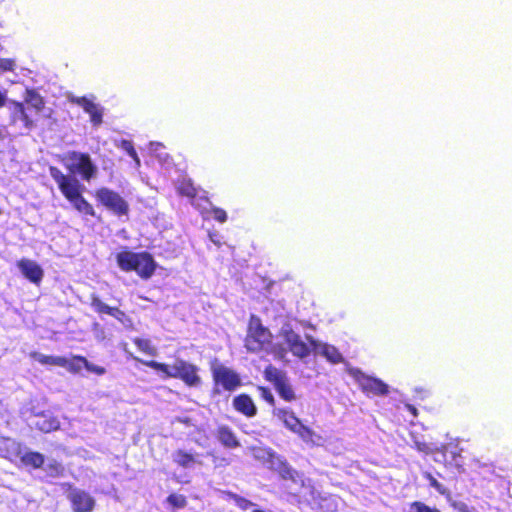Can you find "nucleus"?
<instances>
[{
    "instance_id": "1",
    "label": "nucleus",
    "mask_w": 512,
    "mask_h": 512,
    "mask_svg": "<svg viewBox=\"0 0 512 512\" xmlns=\"http://www.w3.org/2000/svg\"><path fill=\"white\" fill-rule=\"evenodd\" d=\"M45 108L44 98L35 89H26L23 101L10 100L8 103L10 123L21 124L26 129L35 126L33 114L42 112Z\"/></svg>"
},
{
    "instance_id": "2",
    "label": "nucleus",
    "mask_w": 512,
    "mask_h": 512,
    "mask_svg": "<svg viewBox=\"0 0 512 512\" xmlns=\"http://www.w3.org/2000/svg\"><path fill=\"white\" fill-rule=\"evenodd\" d=\"M134 359L149 368L162 372L165 378L181 380L188 387H196L201 384V377L198 374L199 368L182 358H176L171 365L154 360Z\"/></svg>"
},
{
    "instance_id": "3",
    "label": "nucleus",
    "mask_w": 512,
    "mask_h": 512,
    "mask_svg": "<svg viewBox=\"0 0 512 512\" xmlns=\"http://www.w3.org/2000/svg\"><path fill=\"white\" fill-rule=\"evenodd\" d=\"M50 176L57 183L63 196L79 212L88 216H95L93 206L83 197L81 184L76 178L65 175L59 168L50 166Z\"/></svg>"
},
{
    "instance_id": "4",
    "label": "nucleus",
    "mask_w": 512,
    "mask_h": 512,
    "mask_svg": "<svg viewBox=\"0 0 512 512\" xmlns=\"http://www.w3.org/2000/svg\"><path fill=\"white\" fill-rule=\"evenodd\" d=\"M116 262L122 271H134L141 279L144 280L150 279L157 268V263L153 256L146 251H121L116 255Z\"/></svg>"
},
{
    "instance_id": "5",
    "label": "nucleus",
    "mask_w": 512,
    "mask_h": 512,
    "mask_svg": "<svg viewBox=\"0 0 512 512\" xmlns=\"http://www.w3.org/2000/svg\"><path fill=\"white\" fill-rule=\"evenodd\" d=\"M273 335L257 315H250L244 346L248 352L259 353L272 345Z\"/></svg>"
},
{
    "instance_id": "6",
    "label": "nucleus",
    "mask_w": 512,
    "mask_h": 512,
    "mask_svg": "<svg viewBox=\"0 0 512 512\" xmlns=\"http://www.w3.org/2000/svg\"><path fill=\"white\" fill-rule=\"evenodd\" d=\"M266 381L273 384L279 397L286 402H293L297 399L296 393L289 382L285 371L273 365H267L263 371Z\"/></svg>"
},
{
    "instance_id": "7",
    "label": "nucleus",
    "mask_w": 512,
    "mask_h": 512,
    "mask_svg": "<svg viewBox=\"0 0 512 512\" xmlns=\"http://www.w3.org/2000/svg\"><path fill=\"white\" fill-rule=\"evenodd\" d=\"M211 375L215 393L220 392L219 387L225 391L232 392L242 385L240 375L222 364L213 363L211 365Z\"/></svg>"
},
{
    "instance_id": "8",
    "label": "nucleus",
    "mask_w": 512,
    "mask_h": 512,
    "mask_svg": "<svg viewBox=\"0 0 512 512\" xmlns=\"http://www.w3.org/2000/svg\"><path fill=\"white\" fill-rule=\"evenodd\" d=\"M29 356L42 365L64 367L72 374L79 373L84 367V364H86V357L82 355H73L70 359H67L63 356L44 355L39 352L32 351Z\"/></svg>"
},
{
    "instance_id": "9",
    "label": "nucleus",
    "mask_w": 512,
    "mask_h": 512,
    "mask_svg": "<svg viewBox=\"0 0 512 512\" xmlns=\"http://www.w3.org/2000/svg\"><path fill=\"white\" fill-rule=\"evenodd\" d=\"M66 158L71 161V164L67 165L68 170L79 174L83 180L90 181L96 176L97 166L88 153L70 151Z\"/></svg>"
},
{
    "instance_id": "10",
    "label": "nucleus",
    "mask_w": 512,
    "mask_h": 512,
    "mask_svg": "<svg viewBox=\"0 0 512 512\" xmlns=\"http://www.w3.org/2000/svg\"><path fill=\"white\" fill-rule=\"evenodd\" d=\"M95 197L97 201L118 217L126 216L129 213V204L117 192L101 187L96 190Z\"/></svg>"
},
{
    "instance_id": "11",
    "label": "nucleus",
    "mask_w": 512,
    "mask_h": 512,
    "mask_svg": "<svg viewBox=\"0 0 512 512\" xmlns=\"http://www.w3.org/2000/svg\"><path fill=\"white\" fill-rule=\"evenodd\" d=\"M282 336L290 352L298 358L307 357L312 350L318 351L319 343L311 336L307 337L308 343H305L291 328L283 330Z\"/></svg>"
},
{
    "instance_id": "12",
    "label": "nucleus",
    "mask_w": 512,
    "mask_h": 512,
    "mask_svg": "<svg viewBox=\"0 0 512 512\" xmlns=\"http://www.w3.org/2000/svg\"><path fill=\"white\" fill-rule=\"evenodd\" d=\"M352 376L361 391L367 396H386L389 393V386L379 378L365 374L356 369Z\"/></svg>"
},
{
    "instance_id": "13",
    "label": "nucleus",
    "mask_w": 512,
    "mask_h": 512,
    "mask_svg": "<svg viewBox=\"0 0 512 512\" xmlns=\"http://www.w3.org/2000/svg\"><path fill=\"white\" fill-rule=\"evenodd\" d=\"M67 498L71 504L73 512H92L95 508V499L86 491L74 488Z\"/></svg>"
},
{
    "instance_id": "14",
    "label": "nucleus",
    "mask_w": 512,
    "mask_h": 512,
    "mask_svg": "<svg viewBox=\"0 0 512 512\" xmlns=\"http://www.w3.org/2000/svg\"><path fill=\"white\" fill-rule=\"evenodd\" d=\"M17 266L26 279L36 285L40 284L44 272L39 264L30 259H21L18 261Z\"/></svg>"
},
{
    "instance_id": "15",
    "label": "nucleus",
    "mask_w": 512,
    "mask_h": 512,
    "mask_svg": "<svg viewBox=\"0 0 512 512\" xmlns=\"http://www.w3.org/2000/svg\"><path fill=\"white\" fill-rule=\"evenodd\" d=\"M90 306L99 315L106 314L120 322H123L124 318H126V313L124 311L120 310L118 307H111L105 304L100 297L94 293L90 295Z\"/></svg>"
},
{
    "instance_id": "16",
    "label": "nucleus",
    "mask_w": 512,
    "mask_h": 512,
    "mask_svg": "<svg viewBox=\"0 0 512 512\" xmlns=\"http://www.w3.org/2000/svg\"><path fill=\"white\" fill-rule=\"evenodd\" d=\"M232 405L237 412L248 418L256 416L258 411L252 397L246 393L235 396Z\"/></svg>"
},
{
    "instance_id": "17",
    "label": "nucleus",
    "mask_w": 512,
    "mask_h": 512,
    "mask_svg": "<svg viewBox=\"0 0 512 512\" xmlns=\"http://www.w3.org/2000/svg\"><path fill=\"white\" fill-rule=\"evenodd\" d=\"M216 438L225 448L235 449L240 447V441L238 440L236 434L227 425H220L217 427Z\"/></svg>"
},
{
    "instance_id": "18",
    "label": "nucleus",
    "mask_w": 512,
    "mask_h": 512,
    "mask_svg": "<svg viewBox=\"0 0 512 512\" xmlns=\"http://www.w3.org/2000/svg\"><path fill=\"white\" fill-rule=\"evenodd\" d=\"M273 415L283 422L284 426L293 432L302 422L295 413L288 408H277L273 410Z\"/></svg>"
},
{
    "instance_id": "19",
    "label": "nucleus",
    "mask_w": 512,
    "mask_h": 512,
    "mask_svg": "<svg viewBox=\"0 0 512 512\" xmlns=\"http://www.w3.org/2000/svg\"><path fill=\"white\" fill-rule=\"evenodd\" d=\"M35 428L42 433H51L60 428V422L54 415L41 413L35 422Z\"/></svg>"
},
{
    "instance_id": "20",
    "label": "nucleus",
    "mask_w": 512,
    "mask_h": 512,
    "mask_svg": "<svg viewBox=\"0 0 512 512\" xmlns=\"http://www.w3.org/2000/svg\"><path fill=\"white\" fill-rule=\"evenodd\" d=\"M172 460L176 465L182 468H190L196 464H201L198 460L197 454H193L183 449H177L174 451L172 454Z\"/></svg>"
},
{
    "instance_id": "21",
    "label": "nucleus",
    "mask_w": 512,
    "mask_h": 512,
    "mask_svg": "<svg viewBox=\"0 0 512 512\" xmlns=\"http://www.w3.org/2000/svg\"><path fill=\"white\" fill-rule=\"evenodd\" d=\"M278 474L283 480H289L298 484L300 486H304V479L302 476L294 470L287 462L280 463L278 467Z\"/></svg>"
},
{
    "instance_id": "22",
    "label": "nucleus",
    "mask_w": 512,
    "mask_h": 512,
    "mask_svg": "<svg viewBox=\"0 0 512 512\" xmlns=\"http://www.w3.org/2000/svg\"><path fill=\"white\" fill-rule=\"evenodd\" d=\"M318 349H320V354L333 364H338L343 361L342 354L333 345L319 344Z\"/></svg>"
},
{
    "instance_id": "23",
    "label": "nucleus",
    "mask_w": 512,
    "mask_h": 512,
    "mask_svg": "<svg viewBox=\"0 0 512 512\" xmlns=\"http://www.w3.org/2000/svg\"><path fill=\"white\" fill-rule=\"evenodd\" d=\"M176 191L180 196L187 197L189 199H194L198 194V191L191 179L180 180L176 185Z\"/></svg>"
},
{
    "instance_id": "24",
    "label": "nucleus",
    "mask_w": 512,
    "mask_h": 512,
    "mask_svg": "<svg viewBox=\"0 0 512 512\" xmlns=\"http://www.w3.org/2000/svg\"><path fill=\"white\" fill-rule=\"evenodd\" d=\"M21 461L25 466L39 469L43 466L45 458L44 455H42L40 452L29 451L21 457Z\"/></svg>"
},
{
    "instance_id": "25",
    "label": "nucleus",
    "mask_w": 512,
    "mask_h": 512,
    "mask_svg": "<svg viewBox=\"0 0 512 512\" xmlns=\"http://www.w3.org/2000/svg\"><path fill=\"white\" fill-rule=\"evenodd\" d=\"M293 433L297 434L305 443H309L315 445L317 440L320 437L308 426L301 423L298 427L293 431Z\"/></svg>"
},
{
    "instance_id": "26",
    "label": "nucleus",
    "mask_w": 512,
    "mask_h": 512,
    "mask_svg": "<svg viewBox=\"0 0 512 512\" xmlns=\"http://www.w3.org/2000/svg\"><path fill=\"white\" fill-rule=\"evenodd\" d=\"M441 453L443 454L444 462L446 464H452L454 461L455 465H459L457 458L461 457L460 451L456 445L445 444L440 448Z\"/></svg>"
},
{
    "instance_id": "27",
    "label": "nucleus",
    "mask_w": 512,
    "mask_h": 512,
    "mask_svg": "<svg viewBox=\"0 0 512 512\" xmlns=\"http://www.w3.org/2000/svg\"><path fill=\"white\" fill-rule=\"evenodd\" d=\"M133 344L138 348L139 351L149 356H156L157 349L153 346L150 339L135 337L132 340Z\"/></svg>"
},
{
    "instance_id": "28",
    "label": "nucleus",
    "mask_w": 512,
    "mask_h": 512,
    "mask_svg": "<svg viewBox=\"0 0 512 512\" xmlns=\"http://www.w3.org/2000/svg\"><path fill=\"white\" fill-rule=\"evenodd\" d=\"M166 503L171 510L182 509L187 505V498L182 494L171 493L167 496Z\"/></svg>"
},
{
    "instance_id": "29",
    "label": "nucleus",
    "mask_w": 512,
    "mask_h": 512,
    "mask_svg": "<svg viewBox=\"0 0 512 512\" xmlns=\"http://www.w3.org/2000/svg\"><path fill=\"white\" fill-rule=\"evenodd\" d=\"M90 116V121L93 124V126L97 127L100 126L103 122V111L98 107L97 104H93L92 108H89L87 112Z\"/></svg>"
},
{
    "instance_id": "30",
    "label": "nucleus",
    "mask_w": 512,
    "mask_h": 512,
    "mask_svg": "<svg viewBox=\"0 0 512 512\" xmlns=\"http://www.w3.org/2000/svg\"><path fill=\"white\" fill-rule=\"evenodd\" d=\"M120 147L134 160L136 167H140V159L133 146V143L129 140H121Z\"/></svg>"
},
{
    "instance_id": "31",
    "label": "nucleus",
    "mask_w": 512,
    "mask_h": 512,
    "mask_svg": "<svg viewBox=\"0 0 512 512\" xmlns=\"http://www.w3.org/2000/svg\"><path fill=\"white\" fill-rule=\"evenodd\" d=\"M407 512H441L436 507H430L421 501H414L410 503Z\"/></svg>"
},
{
    "instance_id": "32",
    "label": "nucleus",
    "mask_w": 512,
    "mask_h": 512,
    "mask_svg": "<svg viewBox=\"0 0 512 512\" xmlns=\"http://www.w3.org/2000/svg\"><path fill=\"white\" fill-rule=\"evenodd\" d=\"M257 390L260 394V397L266 401L270 406L274 407L275 406V398L273 396V394L271 393L270 389L266 386H258L257 387Z\"/></svg>"
},
{
    "instance_id": "33",
    "label": "nucleus",
    "mask_w": 512,
    "mask_h": 512,
    "mask_svg": "<svg viewBox=\"0 0 512 512\" xmlns=\"http://www.w3.org/2000/svg\"><path fill=\"white\" fill-rule=\"evenodd\" d=\"M47 470L50 476L60 477L64 474V467L57 461H52L47 465Z\"/></svg>"
},
{
    "instance_id": "34",
    "label": "nucleus",
    "mask_w": 512,
    "mask_h": 512,
    "mask_svg": "<svg viewBox=\"0 0 512 512\" xmlns=\"http://www.w3.org/2000/svg\"><path fill=\"white\" fill-rule=\"evenodd\" d=\"M227 495L233 499L235 501V503L237 504V506L243 510L247 509L248 507H250L252 505V502L242 496H239L235 493H232V492H228Z\"/></svg>"
},
{
    "instance_id": "35",
    "label": "nucleus",
    "mask_w": 512,
    "mask_h": 512,
    "mask_svg": "<svg viewBox=\"0 0 512 512\" xmlns=\"http://www.w3.org/2000/svg\"><path fill=\"white\" fill-rule=\"evenodd\" d=\"M413 447L418 450L419 452H423V453H430L432 452V447L430 445V443H428L427 441L425 440H419V439H416L415 437H413Z\"/></svg>"
},
{
    "instance_id": "36",
    "label": "nucleus",
    "mask_w": 512,
    "mask_h": 512,
    "mask_svg": "<svg viewBox=\"0 0 512 512\" xmlns=\"http://www.w3.org/2000/svg\"><path fill=\"white\" fill-rule=\"evenodd\" d=\"M210 213L214 220L219 223H224L227 221V213L224 209L219 207H212Z\"/></svg>"
},
{
    "instance_id": "37",
    "label": "nucleus",
    "mask_w": 512,
    "mask_h": 512,
    "mask_svg": "<svg viewBox=\"0 0 512 512\" xmlns=\"http://www.w3.org/2000/svg\"><path fill=\"white\" fill-rule=\"evenodd\" d=\"M451 506L457 512H479L475 507L469 506L467 503L463 501H454L451 503Z\"/></svg>"
},
{
    "instance_id": "38",
    "label": "nucleus",
    "mask_w": 512,
    "mask_h": 512,
    "mask_svg": "<svg viewBox=\"0 0 512 512\" xmlns=\"http://www.w3.org/2000/svg\"><path fill=\"white\" fill-rule=\"evenodd\" d=\"M425 478L429 481L431 487L435 488L440 494H445V487L435 477H433L430 473H427Z\"/></svg>"
},
{
    "instance_id": "39",
    "label": "nucleus",
    "mask_w": 512,
    "mask_h": 512,
    "mask_svg": "<svg viewBox=\"0 0 512 512\" xmlns=\"http://www.w3.org/2000/svg\"><path fill=\"white\" fill-rule=\"evenodd\" d=\"M15 69V61L10 58H0V71L8 72L14 71Z\"/></svg>"
},
{
    "instance_id": "40",
    "label": "nucleus",
    "mask_w": 512,
    "mask_h": 512,
    "mask_svg": "<svg viewBox=\"0 0 512 512\" xmlns=\"http://www.w3.org/2000/svg\"><path fill=\"white\" fill-rule=\"evenodd\" d=\"M73 102L82 107L85 112H87L89 108H92V105L94 104L92 100L86 98L85 96L77 97L73 100Z\"/></svg>"
},
{
    "instance_id": "41",
    "label": "nucleus",
    "mask_w": 512,
    "mask_h": 512,
    "mask_svg": "<svg viewBox=\"0 0 512 512\" xmlns=\"http://www.w3.org/2000/svg\"><path fill=\"white\" fill-rule=\"evenodd\" d=\"M84 368L87 371H89L91 373H94L96 375H99V376L103 375L106 372L104 367L98 366V365H94V364L90 363L87 359H86V364H84Z\"/></svg>"
},
{
    "instance_id": "42",
    "label": "nucleus",
    "mask_w": 512,
    "mask_h": 512,
    "mask_svg": "<svg viewBox=\"0 0 512 512\" xmlns=\"http://www.w3.org/2000/svg\"><path fill=\"white\" fill-rule=\"evenodd\" d=\"M210 455L212 456L213 458V462L215 464L216 467H219V466H227L230 464V461L229 459L225 458V457H217L215 456L214 454L210 453Z\"/></svg>"
},
{
    "instance_id": "43",
    "label": "nucleus",
    "mask_w": 512,
    "mask_h": 512,
    "mask_svg": "<svg viewBox=\"0 0 512 512\" xmlns=\"http://www.w3.org/2000/svg\"><path fill=\"white\" fill-rule=\"evenodd\" d=\"M407 411H409L414 417L418 415L417 408L413 406L412 404H406L405 405Z\"/></svg>"
},
{
    "instance_id": "44",
    "label": "nucleus",
    "mask_w": 512,
    "mask_h": 512,
    "mask_svg": "<svg viewBox=\"0 0 512 512\" xmlns=\"http://www.w3.org/2000/svg\"><path fill=\"white\" fill-rule=\"evenodd\" d=\"M5 101H6L5 95L0 92V108L5 105Z\"/></svg>"
},
{
    "instance_id": "45",
    "label": "nucleus",
    "mask_w": 512,
    "mask_h": 512,
    "mask_svg": "<svg viewBox=\"0 0 512 512\" xmlns=\"http://www.w3.org/2000/svg\"><path fill=\"white\" fill-rule=\"evenodd\" d=\"M286 351L284 349H281L280 351V358H283L285 356Z\"/></svg>"
},
{
    "instance_id": "46",
    "label": "nucleus",
    "mask_w": 512,
    "mask_h": 512,
    "mask_svg": "<svg viewBox=\"0 0 512 512\" xmlns=\"http://www.w3.org/2000/svg\"><path fill=\"white\" fill-rule=\"evenodd\" d=\"M293 496L296 498L297 502H299V503L301 502L300 497H299L298 494L293 493Z\"/></svg>"
},
{
    "instance_id": "47",
    "label": "nucleus",
    "mask_w": 512,
    "mask_h": 512,
    "mask_svg": "<svg viewBox=\"0 0 512 512\" xmlns=\"http://www.w3.org/2000/svg\"><path fill=\"white\" fill-rule=\"evenodd\" d=\"M252 512H266V511L261 510V509H255V510H253Z\"/></svg>"
}]
</instances>
